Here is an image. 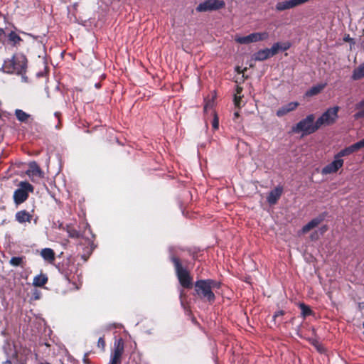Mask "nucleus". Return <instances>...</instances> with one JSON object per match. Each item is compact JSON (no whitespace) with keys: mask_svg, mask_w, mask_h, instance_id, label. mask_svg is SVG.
<instances>
[{"mask_svg":"<svg viewBox=\"0 0 364 364\" xmlns=\"http://www.w3.org/2000/svg\"><path fill=\"white\" fill-rule=\"evenodd\" d=\"M9 38L14 44H17V43H18L21 41V37L18 34H16L15 32H14V31H11L9 33Z\"/></svg>","mask_w":364,"mask_h":364,"instance_id":"nucleus-30","label":"nucleus"},{"mask_svg":"<svg viewBox=\"0 0 364 364\" xmlns=\"http://www.w3.org/2000/svg\"><path fill=\"white\" fill-rule=\"evenodd\" d=\"M108 364H121V360L111 355V358Z\"/></svg>","mask_w":364,"mask_h":364,"instance_id":"nucleus-39","label":"nucleus"},{"mask_svg":"<svg viewBox=\"0 0 364 364\" xmlns=\"http://www.w3.org/2000/svg\"><path fill=\"white\" fill-rule=\"evenodd\" d=\"M213 105L214 102L213 98L211 100H208V102H205L204 105V111L207 112L208 109H210L213 107Z\"/></svg>","mask_w":364,"mask_h":364,"instance_id":"nucleus-36","label":"nucleus"},{"mask_svg":"<svg viewBox=\"0 0 364 364\" xmlns=\"http://www.w3.org/2000/svg\"><path fill=\"white\" fill-rule=\"evenodd\" d=\"M207 284L210 286V289L213 291L214 289H219L220 287V282L213 279H204Z\"/></svg>","mask_w":364,"mask_h":364,"instance_id":"nucleus-29","label":"nucleus"},{"mask_svg":"<svg viewBox=\"0 0 364 364\" xmlns=\"http://www.w3.org/2000/svg\"><path fill=\"white\" fill-rule=\"evenodd\" d=\"M15 116L19 122L24 123H27L28 119L31 118V115L29 114L20 109H16L15 110Z\"/></svg>","mask_w":364,"mask_h":364,"instance_id":"nucleus-21","label":"nucleus"},{"mask_svg":"<svg viewBox=\"0 0 364 364\" xmlns=\"http://www.w3.org/2000/svg\"><path fill=\"white\" fill-rule=\"evenodd\" d=\"M351 77L353 80H358L364 77V64L359 65L353 70Z\"/></svg>","mask_w":364,"mask_h":364,"instance_id":"nucleus-23","label":"nucleus"},{"mask_svg":"<svg viewBox=\"0 0 364 364\" xmlns=\"http://www.w3.org/2000/svg\"><path fill=\"white\" fill-rule=\"evenodd\" d=\"M241 92H242V88L240 87H237V93L235 95V97H234V102H235V104L236 106L240 105L241 97L239 95L241 93Z\"/></svg>","mask_w":364,"mask_h":364,"instance_id":"nucleus-33","label":"nucleus"},{"mask_svg":"<svg viewBox=\"0 0 364 364\" xmlns=\"http://www.w3.org/2000/svg\"><path fill=\"white\" fill-rule=\"evenodd\" d=\"M363 306H364V302H363V303H360V304H359V307H360V308H362Z\"/></svg>","mask_w":364,"mask_h":364,"instance_id":"nucleus-43","label":"nucleus"},{"mask_svg":"<svg viewBox=\"0 0 364 364\" xmlns=\"http://www.w3.org/2000/svg\"><path fill=\"white\" fill-rule=\"evenodd\" d=\"M235 117H237V116H238V113H237V112H235Z\"/></svg>","mask_w":364,"mask_h":364,"instance_id":"nucleus-47","label":"nucleus"},{"mask_svg":"<svg viewBox=\"0 0 364 364\" xmlns=\"http://www.w3.org/2000/svg\"><path fill=\"white\" fill-rule=\"evenodd\" d=\"M283 192V188L280 186H277L274 189L272 190L267 197V201L270 205H274L280 198Z\"/></svg>","mask_w":364,"mask_h":364,"instance_id":"nucleus-13","label":"nucleus"},{"mask_svg":"<svg viewBox=\"0 0 364 364\" xmlns=\"http://www.w3.org/2000/svg\"><path fill=\"white\" fill-rule=\"evenodd\" d=\"M363 326L364 327V322L363 323Z\"/></svg>","mask_w":364,"mask_h":364,"instance_id":"nucleus-50","label":"nucleus"},{"mask_svg":"<svg viewBox=\"0 0 364 364\" xmlns=\"http://www.w3.org/2000/svg\"><path fill=\"white\" fill-rule=\"evenodd\" d=\"M212 126L214 129H218L219 127V121L216 115H215V117L213 120Z\"/></svg>","mask_w":364,"mask_h":364,"instance_id":"nucleus-37","label":"nucleus"},{"mask_svg":"<svg viewBox=\"0 0 364 364\" xmlns=\"http://www.w3.org/2000/svg\"><path fill=\"white\" fill-rule=\"evenodd\" d=\"M355 109H361V108L364 107V98L362 100H360L359 102H358L355 105Z\"/></svg>","mask_w":364,"mask_h":364,"instance_id":"nucleus-41","label":"nucleus"},{"mask_svg":"<svg viewBox=\"0 0 364 364\" xmlns=\"http://www.w3.org/2000/svg\"><path fill=\"white\" fill-rule=\"evenodd\" d=\"M326 85V83H322V84H318V85H316L311 87L309 90L306 91V96L312 97V96L318 95L324 89Z\"/></svg>","mask_w":364,"mask_h":364,"instance_id":"nucleus-18","label":"nucleus"},{"mask_svg":"<svg viewBox=\"0 0 364 364\" xmlns=\"http://www.w3.org/2000/svg\"><path fill=\"white\" fill-rule=\"evenodd\" d=\"M363 160H364V154H363Z\"/></svg>","mask_w":364,"mask_h":364,"instance_id":"nucleus-51","label":"nucleus"},{"mask_svg":"<svg viewBox=\"0 0 364 364\" xmlns=\"http://www.w3.org/2000/svg\"><path fill=\"white\" fill-rule=\"evenodd\" d=\"M22 260H23V258L21 257H13L10 259L9 263L11 264V265H12L14 267H17V266L21 265V264L22 263Z\"/></svg>","mask_w":364,"mask_h":364,"instance_id":"nucleus-31","label":"nucleus"},{"mask_svg":"<svg viewBox=\"0 0 364 364\" xmlns=\"http://www.w3.org/2000/svg\"><path fill=\"white\" fill-rule=\"evenodd\" d=\"M26 174L31 178L33 182H35L36 179L44 178L43 171L41 169L40 166L36 161H32L29 164V167L26 171Z\"/></svg>","mask_w":364,"mask_h":364,"instance_id":"nucleus-10","label":"nucleus"},{"mask_svg":"<svg viewBox=\"0 0 364 364\" xmlns=\"http://www.w3.org/2000/svg\"><path fill=\"white\" fill-rule=\"evenodd\" d=\"M124 351V345L122 340H119L114 343V348L113 353L111 354L114 358L121 360V357Z\"/></svg>","mask_w":364,"mask_h":364,"instance_id":"nucleus-17","label":"nucleus"},{"mask_svg":"<svg viewBox=\"0 0 364 364\" xmlns=\"http://www.w3.org/2000/svg\"><path fill=\"white\" fill-rule=\"evenodd\" d=\"M363 147V146L359 141L348 147H346L345 149H341L336 155L337 156L338 159H342V157L349 156Z\"/></svg>","mask_w":364,"mask_h":364,"instance_id":"nucleus-12","label":"nucleus"},{"mask_svg":"<svg viewBox=\"0 0 364 364\" xmlns=\"http://www.w3.org/2000/svg\"><path fill=\"white\" fill-rule=\"evenodd\" d=\"M360 141L362 146L364 147V138L363 139H361Z\"/></svg>","mask_w":364,"mask_h":364,"instance_id":"nucleus-42","label":"nucleus"},{"mask_svg":"<svg viewBox=\"0 0 364 364\" xmlns=\"http://www.w3.org/2000/svg\"><path fill=\"white\" fill-rule=\"evenodd\" d=\"M317 349L318 351L321 352L322 351V348L321 346H317Z\"/></svg>","mask_w":364,"mask_h":364,"instance_id":"nucleus-44","label":"nucleus"},{"mask_svg":"<svg viewBox=\"0 0 364 364\" xmlns=\"http://www.w3.org/2000/svg\"><path fill=\"white\" fill-rule=\"evenodd\" d=\"M15 218L18 223H23L25 222H30L32 215L26 210H21L16 213Z\"/></svg>","mask_w":364,"mask_h":364,"instance_id":"nucleus-16","label":"nucleus"},{"mask_svg":"<svg viewBox=\"0 0 364 364\" xmlns=\"http://www.w3.org/2000/svg\"><path fill=\"white\" fill-rule=\"evenodd\" d=\"M41 257L49 262H53L55 260L54 251L50 248H44L41 252Z\"/></svg>","mask_w":364,"mask_h":364,"instance_id":"nucleus-19","label":"nucleus"},{"mask_svg":"<svg viewBox=\"0 0 364 364\" xmlns=\"http://www.w3.org/2000/svg\"><path fill=\"white\" fill-rule=\"evenodd\" d=\"M95 86H96L97 87H99V85H98V84H95Z\"/></svg>","mask_w":364,"mask_h":364,"instance_id":"nucleus-49","label":"nucleus"},{"mask_svg":"<svg viewBox=\"0 0 364 364\" xmlns=\"http://www.w3.org/2000/svg\"><path fill=\"white\" fill-rule=\"evenodd\" d=\"M339 109L340 107L338 106L327 109L316 120L317 125H318L319 128L323 125L328 126L335 123L338 117V112Z\"/></svg>","mask_w":364,"mask_h":364,"instance_id":"nucleus-6","label":"nucleus"},{"mask_svg":"<svg viewBox=\"0 0 364 364\" xmlns=\"http://www.w3.org/2000/svg\"><path fill=\"white\" fill-rule=\"evenodd\" d=\"M97 346L99 348H101L102 350H104L105 348V340L102 337H100L99 339H98V341H97Z\"/></svg>","mask_w":364,"mask_h":364,"instance_id":"nucleus-38","label":"nucleus"},{"mask_svg":"<svg viewBox=\"0 0 364 364\" xmlns=\"http://www.w3.org/2000/svg\"><path fill=\"white\" fill-rule=\"evenodd\" d=\"M225 6V2L223 0H206L198 5L196 11L198 12H206L218 10Z\"/></svg>","mask_w":364,"mask_h":364,"instance_id":"nucleus-7","label":"nucleus"},{"mask_svg":"<svg viewBox=\"0 0 364 364\" xmlns=\"http://www.w3.org/2000/svg\"><path fill=\"white\" fill-rule=\"evenodd\" d=\"M343 163L344 161L342 159H338L335 154L333 161L322 168L321 173L327 175L336 173L343 166Z\"/></svg>","mask_w":364,"mask_h":364,"instance_id":"nucleus-9","label":"nucleus"},{"mask_svg":"<svg viewBox=\"0 0 364 364\" xmlns=\"http://www.w3.org/2000/svg\"><path fill=\"white\" fill-rule=\"evenodd\" d=\"M363 335H364V332H363Z\"/></svg>","mask_w":364,"mask_h":364,"instance_id":"nucleus-52","label":"nucleus"},{"mask_svg":"<svg viewBox=\"0 0 364 364\" xmlns=\"http://www.w3.org/2000/svg\"><path fill=\"white\" fill-rule=\"evenodd\" d=\"M195 291L198 296L210 304H212L215 300V296L213 291L210 289V286L207 284L204 279H200L195 283Z\"/></svg>","mask_w":364,"mask_h":364,"instance_id":"nucleus-3","label":"nucleus"},{"mask_svg":"<svg viewBox=\"0 0 364 364\" xmlns=\"http://www.w3.org/2000/svg\"><path fill=\"white\" fill-rule=\"evenodd\" d=\"M299 106V103L297 102H291L277 109L276 114L277 117H281L289 112L294 111Z\"/></svg>","mask_w":364,"mask_h":364,"instance_id":"nucleus-15","label":"nucleus"},{"mask_svg":"<svg viewBox=\"0 0 364 364\" xmlns=\"http://www.w3.org/2000/svg\"><path fill=\"white\" fill-rule=\"evenodd\" d=\"M270 57L269 48L260 50L254 55V59L257 61H262Z\"/></svg>","mask_w":364,"mask_h":364,"instance_id":"nucleus-20","label":"nucleus"},{"mask_svg":"<svg viewBox=\"0 0 364 364\" xmlns=\"http://www.w3.org/2000/svg\"><path fill=\"white\" fill-rule=\"evenodd\" d=\"M6 354L8 358L6 360L3 362L2 364H13L14 363L18 362V353L15 350H12L10 355H9L7 353Z\"/></svg>","mask_w":364,"mask_h":364,"instance_id":"nucleus-26","label":"nucleus"},{"mask_svg":"<svg viewBox=\"0 0 364 364\" xmlns=\"http://www.w3.org/2000/svg\"><path fill=\"white\" fill-rule=\"evenodd\" d=\"M314 114H309L306 118L299 121L292 127V132L295 133H302L303 135L314 133L319 129L318 125H317V121L314 122Z\"/></svg>","mask_w":364,"mask_h":364,"instance_id":"nucleus-2","label":"nucleus"},{"mask_svg":"<svg viewBox=\"0 0 364 364\" xmlns=\"http://www.w3.org/2000/svg\"><path fill=\"white\" fill-rule=\"evenodd\" d=\"M284 314V311L283 310H279L274 313L273 316V321H274V323H281L282 320L279 319V317L282 316Z\"/></svg>","mask_w":364,"mask_h":364,"instance_id":"nucleus-32","label":"nucleus"},{"mask_svg":"<svg viewBox=\"0 0 364 364\" xmlns=\"http://www.w3.org/2000/svg\"><path fill=\"white\" fill-rule=\"evenodd\" d=\"M289 48V46L281 47L279 43H274L271 48H269V54L272 56L274 55L279 49L286 50Z\"/></svg>","mask_w":364,"mask_h":364,"instance_id":"nucleus-27","label":"nucleus"},{"mask_svg":"<svg viewBox=\"0 0 364 364\" xmlns=\"http://www.w3.org/2000/svg\"><path fill=\"white\" fill-rule=\"evenodd\" d=\"M147 333L151 334V331H147Z\"/></svg>","mask_w":364,"mask_h":364,"instance_id":"nucleus-48","label":"nucleus"},{"mask_svg":"<svg viewBox=\"0 0 364 364\" xmlns=\"http://www.w3.org/2000/svg\"><path fill=\"white\" fill-rule=\"evenodd\" d=\"M33 186L27 181H21L19 188L14 193V200L16 205L21 204L27 200L28 193L33 192Z\"/></svg>","mask_w":364,"mask_h":364,"instance_id":"nucleus-5","label":"nucleus"},{"mask_svg":"<svg viewBox=\"0 0 364 364\" xmlns=\"http://www.w3.org/2000/svg\"><path fill=\"white\" fill-rule=\"evenodd\" d=\"M55 115L57 117H58V112H55Z\"/></svg>","mask_w":364,"mask_h":364,"instance_id":"nucleus-46","label":"nucleus"},{"mask_svg":"<svg viewBox=\"0 0 364 364\" xmlns=\"http://www.w3.org/2000/svg\"><path fill=\"white\" fill-rule=\"evenodd\" d=\"M27 60L24 55H17L13 56L11 59L5 60L3 65V69L8 73H16L23 75L26 72Z\"/></svg>","mask_w":364,"mask_h":364,"instance_id":"nucleus-1","label":"nucleus"},{"mask_svg":"<svg viewBox=\"0 0 364 364\" xmlns=\"http://www.w3.org/2000/svg\"><path fill=\"white\" fill-rule=\"evenodd\" d=\"M355 109H361V108L364 107V98L362 100H360L359 102H358L355 105Z\"/></svg>","mask_w":364,"mask_h":364,"instance_id":"nucleus-40","label":"nucleus"},{"mask_svg":"<svg viewBox=\"0 0 364 364\" xmlns=\"http://www.w3.org/2000/svg\"><path fill=\"white\" fill-rule=\"evenodd\" d=\"M326 215V213H323L318 217L312 219L302 228V232L304 233H306L309 232L310 230L313 229L314 228L318 226L325 219Z\"/></svg>","mask_w":364,"mask_h":364,"instance_id":"nucleus-14","label":"nucleus"},{"mask_svg":"<svg viewBox=\"0 0 364 364\" xmlns=\"http://www.w3.org/2000/svg\"><path fill=\"white\" fill-rule=\"evenodd\" d=\"M299 307L301 309V315L303 317H306L312 314L311 309L308 306L305 305L304 303L299 304Z\"/></svg>","mask_w":364,"mask_h":364,"instance_id":"nucleus-28","label":"nucleus"},{"mask_svg":"<svg viewBox=\"0 0 364 364\" xmlns=\"http://www.w3.org/2000/svg\"><path fill=\"white\" fill-rule=\"evenodd\" d=\"M85 227L87 228L88 231L90 232V228L88 224H86Z\"/></svg>","mask_w":364,"mask_h":364,"instance_id":"nucleus-45","label":"nucleus"},{"mask_svg":"<svg viewBox=\"0 0 364 364\" xmlns=\"http://www.w3.org/2000/svg\"><path fill=\"white\" fill-rule=\"evenodd\" d=\"M290 9H293L291 0H285L283 1H279L276 4V9L279 11Z\"/></svg>","mask_w":364,"mask_h":364,"instance_id":"nucleus-24","label":"nucleus"},{"mask_svg":"<svg viewBox=\"0 0 364 364\" xmlns=\"http://www.w3.org/2000/svg\"><path fill=\"white\" fill-rule=\"evenodd\" d=\"M171 261L174 264L176 276L181 285L184 288H191L193 280L189 272L182 267L180 260L177 257H173Z\"/></svg>","mask_w":364,"mask_h":364,"instance_id":"nucleus-4","label":"nucleus"},{"mask_svg":"<svg viewBox=\"0 0 364 364\" xmlns=\"http://www.w3.org/2000/svg\"><path fill=\"white\" fill-rule=\"evenodd\" d=\"M358 111L354 114V118L356 119L364 117V107L361 109H358Z\"/></svg>","mask_w":364,"mask_h":364,"instance_id":"nucleus-35","label":"nucleus"},{"mask_svg":"<svg viewBox=\"0 0 364 364\" xmlns=\"http://www.w3.org/2000/svg\"><path fill=\"white\" fill-rule=\"evenodd\" d=\"M67 232L68 236L72 238H79L80 237H85L86 230H85L83 234H81L79 231L76 230L75 228L71 227H68Z\"/></svg>","mask_w":364,"mask_h":364,"instance_id":"nucleus-25","label":"nucleus"},{"mask_svg":"<svg viewBox=\"0 0 364 364\" xmlns=\"http://www.w3.org/2000/svg\"><path fill=\"white\" fill-rule=\"evenodd\" d=\"M293 8L304 4L309 0H291Z\"/></svg>","mask_w":364,"mask_h":364,"instance_id":"nucleus-34","label":"nucleus"},{"mask_svg":"<svg viewBox=\"0 0 364 364\" xmlns=\"http://www.w3.org/2000/svg\"><path fill=\"white\" fill-rule=\"evenodd\" d=\"M48 282V277L44 274H40L38 275H36L33 278V284L35 287H43Z\"/></svg>","mask_w":364,"mask_h":364,"instance_id":"nucleus-22","label":"nucleus"},{"mask_svg":"<svg viewBox=\"0 0 364 364\" xmlns=\"http://www.w3.org/2000/svg\"><path fill=\"white\" fill-rule=\"evenodd\" d=\"M73 269H75V267L73 265L71 267L70 272L65 271L64 272L65 278L74 286L75 289H79L81 286L80 280V274H77V271L75 273H73Z\"/></svg>","mask_w":364,"mask_h":364,"instance_id":"nucleus-11","label":"nucleus"},{"mask_svg":"<svg viewBox=\"0 0 364 364\" xmlns=\"http://www.w3.org/2000/svg\"><path fill=\"white\" fill-rule=\"evenodd\" d=\"M268 37L269 33L267 32L252 33L246 36L237 37L235 41L240 44H248L250 43L266 40Z\"/></svg>","mask_w":364,"mask_h":364,"instance_id":"nucleus-8","label":"nucleus"}]
</instances>
